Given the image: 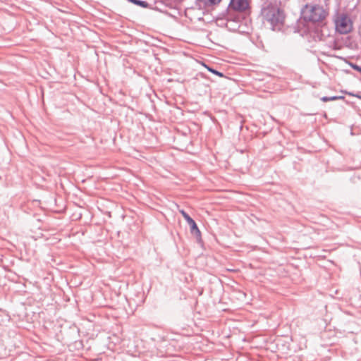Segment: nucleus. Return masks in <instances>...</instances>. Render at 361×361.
I'll return each mask as SVG.
<instances>
[{"mask_svg": "<svg viewBox=\"0 0 361 361\" xmlns=\"http://www.w3.org/2000/svg\"><path fill=\"white\" fill-rule=\"evenodd\" d=\"M261 15L264 22L269 23L271 30L279 31L283 26L286 14L276 4L268 2L262 7Z\"/></svg>", "mask_w": 361, "mask_h": 361, "instance_id": "1", "label": "nucleus"}, {"mask_svg": "<svg viewBox=\"0 0 361 361\" xmlns=\"http://www.w3.org/2000/svg\"><path fill=\"white\" fill-rule=\"evenodd\" d=\"M302 18L306 22H322L327 16L323 6L319 5L310 6L306 4L301 11Z\"/></svg>", "mask_w": 361, "mask_h": 361, "instance_id": "2", "label": "nucleus"}, {"mask_svg": "<svg viewBox=\"0 0 361 361\" xmlns=\"http://www.w3.org/2000/svg\"><path fill=\"white\" fill-rule=\"evenodd\" d=\"M249 7V4L247 0H231V2L228 5V13L227 15L226 19L229 23L231 21L233 22H240V17L238 16H233L230 12L231 11L242 12L247 10Z\"/></svg>", "mask_w": 361, "mask_h": 361, "instance_id": "3", "label": "nucleus"}, {"mask_svg": "<svg viewBox=\"0 0 361 361\" xmlns=\"http://www.w3.org/2000/svg\"><path fill=\"white\" fill-rule=\"evenodd\" d=\"M336 30L340 34H348L353 30V22L345 14L338 16L335 20Z\"/></svg>", "mask_w": 361, "mask_h": 361, "instance_id": "4", "label": "nucleus"}, {"mask_svg": "<svg viewBox=\"0 0 361 361\" xmlns=\"http://www.w3.org/2000/svg\"><path fill=\"white\" fill-rule=\"evenodd\" d=\"M189 226L190 227V233L196 237L197 240L198 242H200L201 241V232H200V229L198 228L195 221L193 220L189 224Z\"/></svg>", "mask_w": 361, "mask_h": 361, "instance_id": "5", "label": "nucleus"}, {"mask_svg": "<svg viewBox=\"0 0 361 361\" xmlns=\"http://www.w3.org/2000/svg\"><path fill=\"white\" fill-rule=\"evenodd\" d=\"M135 5L141 6L142 8H148L150 9L158 10L157 7H153L151 4H148V2L145 1L137 0V1L135 2Z\"/></svg>", "mask_w": 361, "mask_h": 361, "instance_id": "6", "label": "nucleus"}, {"mask_svg": "<svg viewBox=\"0 0 361 361\" xmlns=\"http://www.w3.org/2000/svg\"><path fill=\"white\" fill-rule=\"evenodd\" d=\"M180 213L182 214L183 217L185 219V220L187 221L188 224H190L193 221V219L190 216V215L184 210H180Z\"/></svg>", "mask_w": 361, "mask_h": 361, "instance_id": "7", "label": "nucleus"}, {"mask_svg": "<svg viewBox=\"0 0 361 361\" xmlns=\"http://www.w3.org/2000/svg\"><path fill=\"white\" fill-rule=\"evenodd\" d=\"M207 68L208 69V71L219 77H224V75L223 73L221 72H219L215 69H214L213 68H210V67H208V66H206Z\"/></svg>", "mask_w": 361, "mask_h": 361, "instance_id": "8", "label": "nucleus"}, {"mask_svg": "<svg viewBox=\"0 0 361 361\" xmlns=\"http://www.w3.org/2000/svg\"><path fill=\"white\" fill-rule=\"evenodd\" d=\"M321 100L324 102H327L330 101H336V96H332V97H323L321 98Z\"/></svg>", "mask_w": 361, "mask_h": 361, "instance_id": "9", "label": "nucleus"}, {"mask_svg": "<svg viewBox=\"0 0 361 361\" xmlns=\"http://www.w3.org/2000/svg\"><path fill=\"white\" fill-rule=\"evenodd\" d=\"M349 66L353 69V70H355L360 73H361V66H358L357 64L356 63H349Z\"/></svg>", "mask_w": 361, "mask_h": 361, "instance_id": "10", "label": "nucleus"}, {"mask_svg": "<svg viewBox=\"0 0 361 361\" xmlns=\"http://www.w3.org/2000/svg\"><path fill=\"white\" fill-rule=\"evenodd\" d=\"M345 97L343 96H336V100L344 99Z\"/></svg>", "mask_w": 361, "mask_h": 361, "instance_id": "11", "label": "nucleus"}, {"mask_svg": "<svg viewBox=\"0 0 361 361\" xmlns=\"http://www.w3.org/2000/svg\"><path fill=\"white\" fill-rule=\"evenodd\" d=\"M349 94H350V95H353V96H354V97H357V98L361 99V96H360V95H359V94H351V93H349Z\"/></svg>", "mask_w": 361, "mask_h": 361, "instance_id": "12", "label": "nucleus"}, {"mask_svg": "<svg viewBox=\"0 0 361 361\" xmlns=\"http://www.w3.org/2000/svg\"><path fill=\"white\" fill-rule=\"evenodd\" d=\"M130 2L135 4V2L137 1V0H128Z\"/></svg>", "mask_w": 361, "mask_h": 361, "instance_id": "13", "label": "nucleus"}]
</instances>
